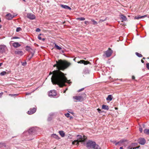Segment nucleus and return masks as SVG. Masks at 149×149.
I'll list each match as a JSON object with an SVG mask.
<instances>
[{"instance_id":"obj_1","label":"nucleus","mask_w":149,"mask_h":149,"mask_svg":"<svg viewBox=\"0 0 149 149\" xmlns=\"http://www.w3.org/2000/svg\"><path fill=\"white\" fill-rule=\"evenodd\" d=\"M53 75L51 77V81L53 84H57L61 87L65 85V83L67 82L69 84L71 82L67 79L64 74L58 70H55L53 72H50L49 75Z\"/></svg>"},{"instance_id":"obj_2","label":"nucleus","mask_w":149,"mask_h":149,"mask_svg":"<svg viewBox=\"0 0 149 149\" xmlns=\"http://www.w3.org/2000/svg\"><path fill=\"white\" fill-rule=\"evenodd\" d=\"M56 64L53 65L54 67H56L58 70H64L67 68L71 64V63L65 61L60 60L58 61H56Z\"/></svg>"},{"instance_id":"obj_3","label":"nucleus","mask_w":149,"mask_h":149,"mask_svg":"<svg viewBox=\"0 0 149 149\" xmlns=\"http://www.w3.org/2000/svg\"><path fill=\"white\" fill-rule=\"evenodd\" d=\"M95 145H96L95 142L91 141H89L86 144V147L88 149H90L91 147L93 148H94Z\"/></svg>"},{"instance_id":"obj_4","label":"nucleus","mask_w":149,"mask_h":149,"mask_svg":"<svg viewBox=\"0 0 149 149\" xmlns=\"http://www.w3.org/2000/svg\"><path fill=\"white\" fill-rule=\"evenodd\" d=\"M104 52V54L103 55V56H105V55L106 57H108L111 56L112 53V51L111 49L109 48L108 50L105 51Z\"/></svg>"},{"instance_id":"obj_5","label":"nucleus","mask_w":149,"mask_h":149,"mask_svg":"<svg viewBox=\"0 0 149 149\" xmlns=\"http://www.w3.org/2000/svg\"><path fill=\"white\" fill-rule=\"evenodd\" d=\"M73 98L76 100V102H81L83 100L84 98L81 96H76L73 97Z\"/></svg>"},{"instance_id":"obj_6","label":"nucleus","mask_w":149,"mask_h":149,"mask_svg":"<svg viewBox=\"0 0 149 149\" xmlns=\"http://www.w3.org/2000/svg\"><path fill=\"white\" fill-rule=\"evenodd\" d=\"M26 50L31 53L32 54V56L31 57H32L34 54V50L30 47L28 46H26Z\"/></svg>"},{"instance_id":"obj_7","label":"nucleus","mask_w":149,"mask_h":149,"mask_svg":"<svg viewBox=\"0 0 149 149\" xmlns=\"http://www.w3.org/2000/svg\"><path fill=\"white\" fill-rule=\"evenodd\" d=\"M56 95V93L54 90L51 91L49 93V96L52 97L55 96Z\"/></svg>"},{"instance_id":"obj_8","label":"nucleus","mask_w":149,"mask_h":149,"mask_svg":"<svg viewBox=\"0 0 149 149\" xmlns=\"http://www.w3.org/2000/svg\"><path fill=\"white\" fill-rule=\"evenodd\" d=\"M7 48L6 46L4 45H0V52L1 53L5 52Z\"/></svg>"},{"instance_id":"obj_9","label":"nucleus","mask_w":149,"mask_h":149,"mask_svg":"<svg viewBox=\"0 0 149 149\" xmlns=\"http://www.w3.org/2000/svg\"><path fill=\"white\" fill-rule=\"evenodd\" d=\"M138 142L141 145H144L146 142V140L144 138H141L138 139Z\"/></svg>"},{"instance_id":"obj_10","label":"nucleus","mask_w":149,"mask_h":149,"mask_svg":"<svg viewBox=\"0 0 149 149\" xmlns=\"http://www.w3.org/2000/svg\"><path fill=\"white\" fill-rule=\"evenodd\" d=\"M27 17L28 18L31 19H35L36 17L33 14L29 13L27 14Z\"/></svg>"},{"instance_id":"obj_11","label":"nucleus","mask_w":149,"mask_h":149,"mask_svg":"<svg viewBox=\"0 0 149 149\" xmlns=\"http://www.w3.org/2000/svg\"><path fill=\"white\" fill-rule=\"evenodd\" d=\"M36 111V109L35 108H33L32 109H31L29 110L28 111V113L29 114L31 115L33 114Z\"/></svg>"},{"instance_id":"obj_12","label":"nucleus","mask_w":149,"mask_h":149,"mask_svg":"<svg viewBox=\"0 0 149 149\" xmlns=\"http://www.w3.org/2000/svg\"><path fill=\"white\" fill-rule=\"evenodd\" d=\"M14 17V16L11 15L10 13L6 15V18L8 20L11 19Z\"/></svg>"},{"instance_id":"obj_13","label":"nucleus","mask_w":149,"mask_h":149,"mask_svg":"<svg viewBox=\"0 0 149 149\" xmlns=\"http://www.w3.org/2000/svg\"><path fill=\"white\" fill-rule=\"evenodd\" d=\"M120 17L121 19L122 20V22L127 20V18L125 16L121 14L120 15Z\"/></svg>"},{"instance_id":"obj_14","label":"nucleus","mask_w":149,"mask_h":149,"mask_svg":"<svg viewBox=\"0 0 149 149\" xmlns=\"http://www.w3.org/2000/svg\"><path fill=\"white\" fill-rule=\"evenodd\" d=\"M13 46L15 47H18L21 46V45L18 42H15L13 43Z\"/></svg>"},{"instance_id":"obj_15","label":"nucleus","mask_w":149,"mask_h":149,"mask_svg":"<svg viewBox=\"0 0 149 149\" xmlns=\"http://www.w3.org/2000/svg\"><path fill=\"white\" fill-rule=\"evenodd\" d=\"M51 137L54 138H55L57 140H59L60 139L59 137L56 134H53L51 135Z\"/></svg>"},{"instance_id":"obj_16","label":"nucleus","mask_w":149,"mask_h":149,"mask_svg":"<svg viewBox=\"0 0 149 149\" xmlns=\"http://www.w3.org/2000/svg\"><path fill=\"white\" fill-rule=\"evenodd\" d=\"M146 17H147L146 15H143V16H136L135 17L134 19H139L143 18Z\"/></svg>"},{"instance_id":"obj_17","label":"nucleus","mask_w":149,"mask_h":149,"mask_svg":"<svg viewBox=\"0 0 149 149\" xmlns=\"http://www.w3.org/2000/svg\"><path fill=\"white\" fill-rule=\"evenodd\" d=\"M15 54H19L22 55L23 54V52L21 51H15Z\"/></svg>"},{"instance_id":"obj_18","label":"nucleus","mask_w":149,"mask_h":149,"mask_svg":"<svg viewBox=\"0 0 149 149\" xmlns=\"http://www.w3.org/2000/svg\"><path fill=\"white\" fill-rule=\"evenodd\" d=\"M61 6L62 8L66 9H68L69 10L71 9V8L70 7L67 5H61Z\"/></svg>"},{"instance_id":"obj_19","label":"nucleus","mask_w":149,"mask_h":149,"mask_svg":"<svg viewBox=\"0 0 149 149\" xmlns=\"http://www.w3.org/2000/svg\"><path fill=\"white\" fill-rule=\"evenodd\" d=\"M102 108L103 109L106 110H108L109 109V108L108 106L104 104L102 105Z\"/></svg>"},{"instance_id":"obj_20","label":"nucleus","mask_w":149,"mask_h":149,"mask_svg":"<svg viewBox=\"0 0 149 149\" xmlns=\"http://www.w3.org/2000/svg\"><path fill=\"white\" fill-rule=\"evenodd\" d=\"M112 99V96L111 95H109L106 98L107 101H111Z\"/></svg>"},{"instance_id":"obj_21","label":"nucleus","mask_w":149,"mask_h":149,"mask_svg":"<svg viewBox=\"0 0 149 149\" xmlns=\"http://www.w3.org/2000/svg\"><path fill=\"white\" fill-rule=\"evenodd\" d=\"M59 133L60 135L62 137H63L65 136V134L64 132L63 131H59Z\"/></svg>"},{"instance_id":"obj_22","label":"nucleus","mask_w":149,"mask_h":149,"mask_svg":"<svg viewBox=\"0 0 149 149\" xmlns=\"http://www.w3.org/2000/svg\"><path fill=\"white\" fill-rule=\"evenodd\" d=\"M54 47L56 48V49L58 50H61V48L57 45L55 43H54Z\"/></svg>"},{"instance_id":"obj_23","label":"nucleus","mask_w":149,"mask_h":149,"mask_svg":"<svg viewBox=\"0 0 149 149\" xmlns=\"http://www.w3.org/2000/svg\"><path fill=\"white\" fill-rule=\"evenodd\" d=\"M87 138L86 136L84 135H83V137H82V138L81 140H79V141L80 142H83L85 140H86Z\"/></svg>"},{"instance_id":"obj_24","label":"nucleus","mask_w":149,"mask_h":149,"mask_svg":"<svg viewBox=\"0 0 149 149\" xmlns=\"http://www.w3.org/2000/svg\"><path fill=\"white\" fill-rule=\"evenodd\" d=\"M80 142L79 140H77L75 141H74L72 143L73 144L78 145L79 144V142Z\"/></svg>"},{"instance_id":"obj_25","label":"nucleus","mask_w":149,"mask_h":149,"mask_svg":"<svg viewBox=\"0 0 149 149\" xmlns=\"http://www.w3.org/2000/svg\"><path fill=\"white\" fill-rule=\"evenodd\" d=\"M144 133L146 134L149 135V129H145L144 130Z\"/></svg>"},{"instance_id":"obj_26","label":"nucleus","mask_w":149,"mask_h":149,"mask_svg":"<svg viewBox=\"0 0 149 149\" xmlns=\"http://www.w3.org/2000/svg\"><path fill=\"white\" fill-rule=\"evenodd\" d=\"M93 149H101L100 147L96 144V145L95 146L94 148H93Z\"/></svg>"},{"instance_id":"obj_27","label":"nucleus","mask_w":149,"mask_h":149,"mask_svg":"<svg viewBox=\"0 0 149 149\" xmlns=\"http://www.w3.org/2000/svg\"><path fill=\"white\" fill-rule=\"evenodd\" d=\"M77 20H80L81 21H83L85 20V19L84 17H79L77 18L76 19Z\"/></svg>"},{"instance_id":"obj_28","label":"nucleus","mask_w":149,"mask_h":149,"mask_svg":"<svg viewBox=\"0 0 149 149\" xmlns=\"http://www.w3.org/2000/svg\"><path fill=\"white\" fill-rule=\"evenodd\" d=\"M123 142V141H119L117 143H115V145H117L119 144L120 146V144L122 143Z\"/></svg>"},{"instance_id":"obj_29","label":"nucleus","mask_w":149,"mask_h":149,"mask_svg":"<svg viewBox=\"0 0 149 149\" xmlns=\"http://www.w3.org/2000/svg\"><path fill=\"white\" fill-rule=\"evenodd\" d=\"M135 54L139 57H142V55L141 54H140L139 53L136 52L135 53Z\"/></svg>"},{"instance_id":"obj_30","label":"nucleus","mask_w":149,"mask_h":149,"mask_svg":"<svg viewBox=\"0 0 149 149\" xmlns=\"http://www.w3.org/2000/svg\"><path fill=\"white\" fill-rule=\"evenodd\" d=\"M6 74V72L5 71H3L0 73V74L1 76L4 75Z\"/></svg>"},{"instance_id":"obj_31","label":"nucleus","mask_w":149,"mask_h":149,"mask_svg":"<svg viewBox=\"0 0 149 149\" xmlns=\"http://www.w3.org/2000/svg\"><path fill=\"white\" fill-rule=\"evenodd\" d=\"M91 21L93 22V24L94 25L97 24V22L95 21L93 19H91Z\"/></svg>"},{"instance_id":"obj_32","label":"nucleus","mask_w":149,"mask_h":149,"mask_svg":"<svg viewBox=\"0 0 149 149\" xmlns=\"http://www.w3.org/2000/svg\"><path fill=\"white\" fill-rule=\"evenodd\" d=\"M78 139H79L80 140H81L82 138V136L80 135H78L77 136Z\"/></svg>"},{"instance_id":"obj_33","label":"nucleus","mask_w":149,"mask_h":149,"mask_svg":"<svg viewBox=\"0 0 149 149\" xmlns=\"http://www.w3.org/2000/svg\"><path fill=\"white\" fill-rule=\"evenodd\" d=\"M83 62H85V61L84 60H81L80 61L78 62L79 63H83Z\"/></svg>"},{"instance_id":"obj_34","label":"nucleus","mask_w":149,"mask_h":149,"mask_svg":"<svg viewBox=\"0 0 149 149\" xmlns=\"http://www.w3.org/2000/svg\"><path fill=\"white\" fill-rule=\"evenodd\" d=\"M89 63V62L87 61H85V62H83V63L85 65H87Z\"/></svg>"},{"instance_id":"obj_35","label":"nucleus","mask_w":149,"mask_h":149,"mask_svg":"<svg viewBox=\"0 0 149 149\" xmlns=\"http://www.w3.org/2000/svg\"><path fill=\"white\" fill-rule=\"evenodd\" d=\"M21 29L20 27H18L16 29V31L17 32H19L21 31Z\"/></svg>"},{"instance_id":"obj_36","label":"nucleus","mask_w":149,"mask_h":149,"mask_svg":"<svg viewBox=\"0 0 149 149\" xmlns=\"http://www.w3.org/2000/svg\"><path fill=\"white\" fill-rule=\"evenodd\" d=\"M127 149H134V148L132 147V146H129L127 148Z\"/></svg>"},{"instance_id":"obj_37","label":"nucleus","mask_w":149,"mask_h":149,"mask_svg":"<svg viewBox=\"0 0 149 149\" xmlns=\"http://www.w3.org/2000/svg\"><path fill=\"white\" fill-rule=\"evenodd\" d=\"M139 130L140 131V132L141 133L142 132L143 129L142 127L141 126H140L139 128Z\"/></svg>"},{"instance_id":"obj_38","label":"nucleus","mask_w":149,"mask_h":149,"mask_svg":"<svg viewBox=\"0 0 149 149\" xmlns=\"http://www.w3.org/2000/svg\"><path fill=\"white\" fill-rule=\"evenodd\" d=\"M65 116L66 117L68 118L70 116V114L69 113H67L65 114Z\"/></svg>"},{"instance_id":"obj_39","label":"nucleus","mask_w":149,"mask_h":149,"mask_svg":"<svg viewBox=\"0 0 149 149\" xmlns=\"http://www.w3.org/2000/svg\"><path fill=\"white\" fill-rule=\"evenodd\" d=\"M22 65L23 66H24L26 65V62H22Z\"/></svg>"},{"instance_id":"obj_40","label":"nucleus","mask_w":149,"mask_h":149,"mask_svg":"<svg viewBox=\"0 0 149 149\" xmlns=\"http://www.w3.org/2000/svg\"><path fill=\"white\" fill-rule=\"evenodd\" d=\"M41 34H40L38 36V39L40 40H41L42 39V38H41V37L40 36H41Z\"/></svg>"},{"instance_id":"obj_41","label":"nucleus","mask_w":149,"mask_h":149,"mask_svg":"<svg viewBox=\"0 0 149 149\" xmlns=\"http://www.w3.org/2000/svg\"><path fill=\"white\" fill-rule=\"evenodd\" d=\"M84 89V88H83L81 89H79V90L78 91V92H80V91H83Z\"/></svg>"},{"instance_id":"obj_42","label":"nucleus","mask_w":149,"mask_h":149,"mask_svg":"<svg viewBox=\"0 0 149 149\" xmlns=\"http://www.w3.org/2000/svg\"><path fill=\"white\" fill-rule=\"evenodd\" d=\"M147 68L149 70V63H148L146 64Z\"/></svg>"},{"instance_id":"obj_43","label":"nucleus","mask_w":149,"mask_h":149,"mask_svg":"<svg viewBox=\"0 0 149 149\" xmlns=\"http://www.w3.org/2000/svg\"><path fill=\"white\" fill-rule=\"evenodd\" d=\"M40 31V30L39 28H37L36 30V31L37 32H38Z\"/></svg>"},{"instance_id":"obj_44","label":"nucleus","mask_w":149,"mask_h":149,"mask_svg":"<svg viewBox=\"0 0 149 149\" xmlns=\"http://www.w3.org/2000/svg\"><path fill=\"white\" fill-rule=\"evenodd\" d=\"M17 95V94H10L9 95H10L11 96H15V95Z\"/></svg>"},{"instance_id":"obj_45","label":"nucleus","mask_w":149,"mask_h":149,"mask_svg":"<svg viewBox=\"0 0 149 149\" xmlns=\"http://www.w3.org/2000/svg\"><path fill=\"white\" fill-rule=\"evenodd\" d=\"M19 38L17 37H14L11 38V39H18Z\"/></svg>"},{"instance_id":"obj_46","label":"nucleus","mask_w":149,"mask_h":149,"mask_svg":"<svg viewBox=\"0 0 149 149\" xmlns=\"http://www.w3.org/2000/svg\"><path fill=\"white\" fill-rule=\"evenodd\" d=\"M3 94V93L1 92L0 93V97H1Z\"/></svg>"},{"instance_id":"obj_47","label":"nucleus","mask_w":149,"mask_h":149,"mask_svg":"<svg viewBox=\"0 0 149 149\" xmlns=\"http://www.w3.org/2000/svg\"><path fill=\"white\" fill-rule=\"evenodd\" d=\"M97 111H98V112L99 113H100V111H101V110H100V109L98 108V109H97Z\"/></svg>"},{"instance_id":"obj_48","label":"nucleus","mask_w":149,"mask_h":149,"mask_svg":"<svg viewBox=\"0 0 149 149\" xmlns=\"http://www.w3.org/2000/svg\"><path fill=\"white\" fill-rule=\"evenodd\" d=\"M140 147V146H138V147H135L134 148V149H136V148H139V147Z\"/></svg>"},{"instance_id":"obj_49","label":"nucleus","mask_w":149,"mask_h":149,"mask_svg":"<svg viewBox=\"0 0 149 149\" xmlns=\"http://www.w3.org/2000/svg\"><path fill=\"white\" fill-rule=\"evenodd\" d=\"M132 79H134L135 78V77L134 76H132Z\"/></svg>"},{"instance_id":"obj_50","label":"nucleus","mask_w":149,"mask_h":149,"mask_svg":"<svg viewBox=\"0 0 149 149\" xmlns=\"http://www.w3.org/2000/svg\"><path fill=\"white\" fill-rule=\"evenodd\" d=\"M88 23V22L87 21H86L85 22V23L86 24H87Z\"/></svg>"},{"instance_id":"obj_51","label":"nucleus","mask_w":149,"mask_h":149,"mask_svg":"<svg viewBox=\"0 0 149 149\" xmlns=\"http://www.w3.org/2000/svg\"><path fill=\"white\" fill-rule=\"evenodd\" d=\"M141 62L142 63H144V61L142 60V59L141 60Z\"/></svg>"},{"instance_id":"obj_52","label":"nucleus","mask_w":149,"mask_h":149,"mask_svg":"<svg viewBox=\"0 0 149 149\" xmlns=\"http://www.w3.org/2000/svg\"><path fill=\"white\" fill-rule=\"evenodd\" d=\"M120 149H123L122 147H120Z\"/></svg>"},{"instance_id":"obj_53","label":"nucleus","mask_w":149,"mask_h":149,"mask_svg":"<svg viewBox=\"0 0 149 149\" xmlns=\"http://www.w3.org/2000/svg\"><path fill=\"white\" fill-rule=\"evenodd\" d=\"M72 118H73L72 117L70 116V119H72Z\"/></svg>"},{"instance_id":"obj_54","label":"nucleus","mask_w":149,"mask_h":149,"mask_svg":"<svg viewBox=\"0 0 149 149\" xmlns=\"http://www.w3.org/2000/svg\"><path fill=\"white\" fill-rule=\"evenodd\" d=\"M42 40L43 41H44L45 40V38H43L42 39Z\"/></svg>"},{"instance_id":"obj_55","label":"nucleus","mask_w":149,"mask_h":149,"mask_svg":"<svg viewBox=\"0 0 149 149\" xmlns=\"http://www.w3.org/2000/svg\"><path fill=\"white\" fill-rule=\"evenodd\" d=\"M115 109H118V108H117V107H115Z\"/></svg>"},{"instance_id":"obj_56","label":"nucleus","mask_w":149,"mask_h":149,"mask_svg":"<svg viewBox=\"0 0 149 149\" xmlns=\"http://www.w3.org/2000/svg\"><path fill=\"white\" fill-rule=\"evenodd\" d=\"M2 63H0V67L1 66V65H2Z\"/></svg>"},{"instance_id":"obj_57","label":"nucleus","mask_w":149,"mask_h":149,"mask_svg":"<svg viewBox=\"0 0 149 149\" xmlns=\"http://www.w3.org/2000/svg\"><path fill=\"white\" fill-rule=\"evenodd\" d=\"M1 25L0 24V29L1 28Z\"/></svg>"},{"instance_id":"obj_58","label":"nucleus","mask_w":149,"mask_h":149,"mask_svg":"<svg viewBox=\"0 0 149 149\" xmlns=\"http://www.w3.org/2000/svg\"><path fill=\"white\" fill-rule=\"evenodd\" d=\"M66 91V90H65V91H64L63 93H65V92Z\"/></svg>"},{"instance_id":"obj_59","label":"nucleus","mask_w":149,"mask_h":149,"mask_svg":"<svg viewBox=\"0 0 149 149\" xmlns=\"http://www.w3.org/2000/svg\"><path fill=\"white\" fill-rule=\"evenodd\" d=\"M67 89H68V88H66L65 90H66V91L67 90Z\"/></svg>"},{"instance_id":"obj_60","label":"nucleus","mask_w":149,"mask_h":149,"mask_svg":"<svg viewBox=\"0 0 149 149\" xmlns=\"http://www.w3.org/2000/svg\"><path fill=\"white\" fill-rule=\"evenodd\" d=\"M69 112L70 113H72V112Z\"/></svg>"},{"instance_id":"obj_61","label":"nucleus","mask_w":149,"mask_h":149,"mask_svg":"<svg viewBox=\"0 0 149 149\" xmlns=\"http://www.w3.org/2000/svg\"><path fill=\"white\" fill-rule=\"evenodd\" d=\"M143 59H145V58L144 57H143Z\"/></svg>"},{"instance_id":"obj_62","label":"nucleus","mask_w":149,"mask_h":149,"mask_svg":"<svg viewBox=\"0 0 149 149\" xmlns=\"http://www.w3.org/2000/svg\"><path fill=\"white\" fill-rule=\"evenodd\" d=\"M23 0V1H25V0Z\"/></svg>"}]
</instances>
